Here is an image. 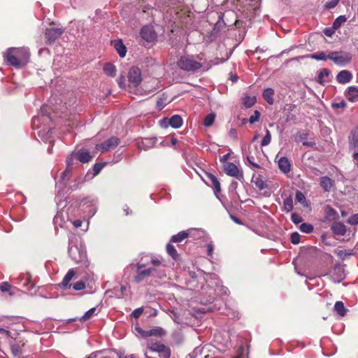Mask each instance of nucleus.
Here are the masks:
<instances>
[{"mask_svg": "<svg viewBox=\"0 0 358 358\" xmlns=\"http://www.w3.org/2000/svg\"><path fill=\"white\" fill-rule=\"evenodd\" d=\"M215 115L214 113H210L208 115H207L205 118H204V120H203V124L205 127H210L214 121H215Z\"/></svg>", "mask_w": 358, "mask_h": 358, "instance_id": "ea45409f", "label": "nucleus"}, {"mask_svg": "<svg viewBox=\"0 0 358 358\" xmlns=\"http://www.w3.org/2000/svg\"><path fill=\"white\" fill-rule=\"evenodd\" d=\"M307 57L318 61H325L329 59V54L327 55L324 52H317L314 54L309 55Z\"/></svg>", "mask_w": 358, "mask_h": 358, "instance_id": "473e14b6", "label": "nucleus"}, {"mask_svg": "<svg viewBox=\"0 0 358 358\" xmlns=\"http://www.w3.org/2000/svg\"><path fill=\"white\" fill-rule=\"evenodd\" d=\"M308 134L307 133H302L300 134L299 136V141L302 142L303 145L308 146V147H313L315 145V143L313 141H308Z\"/></svg>", "mask_w": 358, "mask_h": 358, "instance_id": "c9c22d12", "label": "nucleus"}, {"mask_svg": "<svg viewBox=\"0 0 358 358\" xmlns=\"http://www.w3.org/2000/svg\"><path fill=\"white\" fill-rule=\"evenodd\" d=\"M166 252L171 256L174 260H177L179 258V255L176 248L171 243H168L166 247Z\"/></svg>", "mask_w": 358, "mask_h": 358, "instance_id": "c756f323", "label": "nucleus"}, {"mask_svg": "<svg viewBox=\"0 0 358 358\" xmlns=\"http://www.w3.org/2000/svg\"><path fill=\"white\" fill-rule=\"evenodd\" d=\"M296 200L301 203H303L306 202V197L301 192L297 191L296 193Z\"/></svg>", "mask_w": 358, "mask_h": 358, "instance_id": "3c124183", "label": "nucleus"}, {"mask_svg": "<svg viewBox=\"0 0 358 358\" xmlns=\"http://www.w3.org/2000/svg\"><path fill=\"white\" fill-rule=\"evenodd\" d=\"M176 64L180 69L190 73L205 72L210 68V65L199 55H182Z\"/></svg>", "mask_w": 358, "mask_h": 358, "instance_id": "f257e3e1", "label": "nucleus"}, {"mask_svg": "<svg viewBox=\"0 0 358 358\" xmlns=\"http://www.w3.org/2000/svg\"><path fill=\"white\" fill-rule=\"evenodd\" d=\"M333 233L337 236H343L346 232L345 225H331Z\"/></svg>", "mask_w": 358, "mask_h": 358, "instance_id": "7c9ffc66", "label": "nucleus"}, {"mask_svg": "<svg viewBox=\"0 0 358 358\" xmlns=\"http://www.w3.org/2000/svg\"><path fill=\"white\" fill-rule=\"evenodd\" d=\"M336 30V29H334V27L332 26V27L326 28L324 30V33L327 36H331L335 33Z\"/></svg>", "mask_w": 358, "mask_h": 358, "instance_id": "052dcab7", "label": "nucleus"}, {"mask_svg": "<svg viewBox=\"0 0 358 358\" xmlns=\"http://www.w3.org/2000/svg\"><path fill=\"white\" fill-rule=\"evenodd\" d=\"M171 317L172 318V320L177 324H180L181 323V321L180 320V317H179V315L175 312V311H171V315H170Z\"/></svg>", "mask_w": 358, "mask_h": 358, "instance_id": "6e6d98bb", "label": "nucleus"}, {"mask_svg": "<svg viewBox=\"0 0 358 358\" xmlns=\"http://www.w3.org/2000/svg\"><path fill=\"white\" fill-rule=\"evenodd\" d=\"M329 59L337 65L344 66L350 61L351 57L348 53L343 54L338 52H330L329 53Z\"/></svg>", "mask_w": 358, "mask_h": 358, "instance_id": "6e6552de", "label": "nucleus"}, {"mask_svg": "<svg viewBox=\"0 0 358 358\" xmlns=\"http://www.w3.org/2000/svg\"><path fill=\"white\" fill-rule=\"evenodd\" d=\"M278 167L281 171L284 173H287L291 170V164L289 159L285 157H282L279 159L278 162Z\"/></svg>", "mask_w": 358, "mask_h": 358, "instance_id": "aec40b11", "label": "nucleus"}, {"mask_svg": "<svg viewBox=\"0 0 358 358\" xmlns=\"http://www.w3.org/2000/svg\"><path fill=\"white\" fill-rule=\"evenodd\" d=\"M290 238L293 244H298L300 242V234L297 232H294L291 234Z\"/></svg>", "mask_w": 358, "mask_h": 358, "instance_id": "de8ad7c7", "label": "nucleus"}, {"mask_svg": "<svg viewBox=\"0 0 358 358\" xmlns=\"http://www.w3.org/2000/svg\"><path fill=\"white\" fill-rule=\"evenodd\" d=\"M169 124L174 129L180 128L182 124V119L180 115H174L169 119Z\"/></svg>", "mask_w": 358, "mask_h": 358, "instance_id": "a878e982", "label": "nucleus"}, {"mask_svg": "<svg viewBox=\"0 0 358 358\" xmlns=\"http://www.w3.org/2000/svg\"><path fill=\"white\" fill-rule=\"evenodd\" d=\"M118 85L120 88L124 89L126 87L125 83H124V76H120L117 80Z\"/></svg>", "mask_w": 358, "mask_h": 358, "instance_id": "0e129e2a", "label": "nucleus"}, {"mask_svg": "<svg viewBox=\"0 0 358 358\" xmlns=\"http://www.w3.org/2000/svg\"><path fill=\"white\" fill-rule=\"evenodd\" d=\"M113 46L120 57H124L126 55L127 48L121 40L114 41Z\"/></svg>", "mask_w": 358, "mask_h": 358, "instance_id": "b1692460", "label": "nucleus"}, {"mask_svg": "<svg viewBox=\"0 0 358 358\" xmlns=\"http://www.w3.org/2000/svg\"><path fill=\"white\" fill-rule=\"evenodd\" d=\"M71 287H73V289L75 290L80 291L85 289V284L83 281L80 280L73 284L69 285V288Z\"/></svg>", "mask_w": 358, "mask_h": 358, "instance_id": "79ce46f5", "label": "nucleus"}, {"mask_svg": "<svg viewBox=\"0 0 358 358\" xmlns=\"http://www.w3.org/2000/svg\"><path fill=\"white\" fill-rule=\"evenodd\" d=\"M156 143V139L154 138H145L138 141V148L141 150H147L154 146Z\"/></svg>", "mask_w": 358, "mask_h": 358, "instance_id": "5701e85b", "label": "nucleus"}, {"mask_svg": "<svg viewBox=\"0 0 358 358\" xmlns=\"http://www.w3.org/2000/svg\"><path fill=\"white\" fill-rule=\"evenodd\" d=\"M206 177L209 182L211 183L212 187L214 189L215 194L221 191L220 183L217 178L212 173H206Z\"/></svg>", "mask_w": 358, "mask_h": 358, "instance_id": "412c9836", "label": "nucleus"}, {"mask_svg": "<svg viewBox=\"0 0 358 358\" xmlns=\"http://www.w3.org/2000/svg\"><path fill=\"white\" fill-rule=\"evenodd\" d=\"M149 266L148 263H137L136 266L137 268V274L134 277L136 282L139 283L143 281L145 278L152 276L150 274V269L148 267L147 268L143 269L145 267Z\"/></svg>", "mask_w": 358, "mask_h": 358, "instance_id": "9d476101", "label": "nucleus"}, {"mask_svg": "<svg viewBox=\"0 0 358 358\" xmlns=\"http://www.w3.org/2000/svg\"><path fill=\"white\" fill-rule=\"evenodd\" d=\"M346 106V103L344 101H341L338 103H333L332 107L335 109L344 108Z\"/></svg>", "mask_w": 358, "mask_h": 358, "instance_id": "bf43d9fd", "label": "nucleus"}, {"mask_svg": "<svg viewBox=\"0 0 358 358\" xmlns=\"http://www.w3.org/2000/svg\"><path fill=\"white\" fill-rule=\"evenodd\" d=\"M334 310L341 316H344L346 314V308L342 301H336L334 305Z\"/></svg>", "mask_w": 358, "mask_h": 358, "instance_id": "f704fd0d", "label": "nucleus"}, {"mask_svg": "<svg viewBox=\"0 0 358 358\" xmlns=\"http://www.w3.org/2000/svg\"><path fill=\"white\" fill-rule=\"evenodd\" d=\"M64 32L61 28H48L45 31V36L47 40L46 43H52L57 39Z\"/></svg>", "mask_w": 358, "mask_h": 358, "instance_id": "f8f14e48", "label": "nucleus"}, {"mask_svg": "<svg viewBox=\"0 0 358 358\" xmlns=\"http://www.w3.org/2000/svg\"><path fill=\"white\" fill-rule=\"evenodd\" d=\"M255 183L256 187L260 190H263L268 187L266 182L259 176L255 179Z\"/></svg>", "mask_w": 358, "mask_h": 358, "instance_id": "58836bf2", "label": "nucleus"}, {"mask_svg": "<svg viewBox=\"0 0 358 358\" xmlns=\"http://www.w3.org/2000/svg\"><path fill=\"white\" fill-rule=\"evenodd\" d=\"M229 135L230 137L234 138V139H237L238 138V134H237V132H236V130L234 128H231L229 131Z\"/></svg>", "mask_w": 358, "mask_h": 358, "instance_id": "69168bd1", "label": "nucleus"}, {"mask_svg": "<svg viewBox=\"0 0 358 358\" xmlns=\"http://www.w3.org/2000/svg\"><path fill=\"white\" fill-rule=\"evenodd\" d=\"M284 205H285V208L287 210H292V207H293V206H292V199H290V198L286 199L284 201Z\"/></svg>", "mask_w": 358, "mask_h": 358, "instance_id": "13d9d810", "label": "nucleus"}, {"mask_svg": "<svg viewBox=\"0 0 358 358\" xmlns=\"http://www.w3.org/2000/svg\"><path fill=\"white\" fill-rule=\"evenodd\" d=\"M83 202H84L83 206L87 205L86 208H87V211H88V217H91L94 216L96 212V208L95 206V204H96L95 201L94 200L90 201V204H87L88 203L87 201H85Z\"/></svg>", "mask_w": 358, "mask_h": 358, "instance_id": "2f4dec72", "label": "nucleus"}, {"mask_svg": "<svg viewBox=\"0 0 358 358\" xmlns=\"http://www.w3.org/2000/svg\"><path fill=\"white\" fill-rule=\"evenodd\" d=\"M148 264V266L150 269V274L152 277L162 279L166 276V265L164 264L163 258L152 256Z\"/></svg>", "mask_w": 358, "mask_h": 358, "instance_id": "20e7f679", "label": "nucleus"}, {"mask_svg": "<svg viewBox=\"0 0 358 358\" xmlns=\"http://www.w3.org/2000/svg\"><path fill=\"white\" fill-rule=\"evenodd\" d=\"M348 224H358V213L348 219Z\"/></svg>", "mask_w": 358, "mask_h": 358, "instance_id": "e2e57ef3", "label": "nucleus"}, {"mask_svg": "<svg viewBox=\"0 0 358 358\" xmlns=\"http://www.w3.org/2000/svg\"><path fill=\"white\" fill-rule=\"evenodd\" d=\"M140 35L141 38L148 43L153 42L156 38L157 34L153 30L152 27L150 26H145L141 29Z\"/></svg>", "mask_w": 358, "mask_h": 358, "instance_id": "ddd939ff", "label": "nucleus"}, {"mask_svg": "<svg viewBox=\"0 0 358 358\" xmlns=\"http://www.w3.org/2000/svg\"><path fill=\"white\" fill-rule=\"evenodd\" d=\"M320 184L325 192H329L334 185V180L327 176H323L320 179Z\"/></svg>", "mask_w": 358, "mask_h": 358, "instance_id": "4be33fe9", "label": "nucleus"}, {"mask_svg": "<svg viewBox=\"0 0 358 358\" xmlns=\"http://www.w3.org/2000/svg\"><path fill=\"white\" fill-rule=\"evenodd\" d=\"M260 117V113L258 110H255L254 114L249 118V122L251 124H254L257 122Z\"/></svg>", "mask_w": 358, "mask_h": 358, "instance_id": "49530a36", "label": "nucleus"}, {"mask_svg": "<svg viewBox=\"0 0 358 358\" xmlns=\"http://www.w3.org/2000/svg\"><path fill=\"white\" fill-rule=\"evenodd\" d=\"M345 95L348 101L355 102L358 101V87L350 86L348 88Z\"/></svg>", "mask_w": 358, "mask_h": 358, "instance_id": "a211bd4d", "label": "nucleus"}, {"mask_svg": "<svg viewBox=\"0 0 358 358\" xmlns=\"http://www.w3.org/2000/svg\"><path fill=\"white\" fill-rule=\"evenodd\" d=\"M76 153L73 152L66 158V170L62 173L61 178L63 181L68 179L70 176L71 171L74 166L75 161L77 160L76 157Z\"/></svg>", "mask_w": 358, "mask_h": 358, "instance_id": "4468645a", "label": "nucleus"}, {"mask_svg": "<svg viewBox=\"0 0 358 358\" xmlns=\"http://www.w3.org/2000/svg\"><path fill=\"white\" fill-rule=\"evenodd\" d=\"M75 275L76 271H74V269H70L63 278V280L61 283V286L63 288L66 287L69 285V282L73 279Z\"/></svg>", "mask_w": 358, "mask_h": 358, "instance_id": "cd10ccee", "label": "nucleus"}, {"mask_svg": "<svg viewBox=\"0 0 358 358\" xmlns=\"http://www.w3.org/2000/svg\"><path fill=\"white\" fill-rule=\"evenodd\" d=\"M135 331L141 336L143 337V338H146L148 337V330L147 331H145L143 329H142L140 327L138 326H136L135 328Z\"/></svg>", "mask_w": 358, "mask_h": 358, "instance_id": "603ef678", "label": "nucleus"}, {"mask_svg": "<svg viewBox=\"0 0 358 358\" xmlns=\"http://www.w3.org/2000/svg\"><path fill=\"white\" fill-rule=\"evenodd\" d=\"M30 53L27 48H10L4 53V59L12 66L22 67L25 66L29 59Z\"/></svg>", "mask_w": 358, "mask_h": 358, "instance_id": "f03ea898", "label": "nucleus"}, {"mask_svg": "<svg viewBox=\"0 0 358 358\" xmlns=\"http://www.w3.org/2000/svg\"><path fill=\"white\" fill-rule=\"evenodd\" d=\"M189 236V233L186 231H180L178 234L172 236L171 241L173 243H180Z\"/></svg>", "mask_w": 358, "mask_h": 358, "instance_id": "bb28decb", "label": "nucleus"}, {"mask_svg": "<svg viewBox=\"0 0 358 358\" xmlns=\"http://www.w3.org/2000/svg\"><path fill=\"white\" fill-rule=\"evenodd\" d=\"M120 143V140L115 136H112L102 143L96 145V150L101 152H106L115 149Z\"/></svg>", "mask_w": 358, "mask_h": 358, "instance_id": "0eeeda50", "label": "nucleus"}, {"mask_svg": "<svg viewBox=\"0 0 358 358\" xmlns=\"http://www.w3.org/2000/svg\"><path fill=\"white\" fill-rule=\"evenodd\" d=\"M346 20L347 18L345 15L338 16L333 23L334 29H338L343 23L346 22Z\"/></svg>", "mask_w": 358, "mask_h": 358, "instance_id": "4c0bfd02", "label": "nucleus"}, {"mask_svg": "<svg viewBox=\"0 0 358 358\" xmlns=\"http://www.w3.org/2000/svg\"><path fill=\"white\" fill-rule=\"evenodd\" d=\"M335 254L341 259H345L346 257L350 255L346 250H336Z\"/></svg>", "mask_w": 358, "mask_h": 358, "instance_id": "864d4df0", "label": "nucleus"}, {"mask_svg": "<svg viewBox=\"0 0 358 358\" xmlns=\"http://www.w3.org/2000/svg\"><path fill=\"white\" fill-rule=\"evenodd\" d=\"M224 173L230 176L234 177L240 181L243 180V173L234 163L227 162L224 165Z\"/></svg>", "mask_w": 358, "mask_h": 358, "instance_id": "1a4fd4ad", "label": "nucleus"}, {"mask_svg": "<svg viewBox=\"0 0 358 358\" xmlns=\"http://www.w3.org/2000/svg\"><path fill=\"white\" fill-rule=\"evenodd\" d=\"M352 79V74L347 70H343L340 71L337 76L336 80L339 83L345 84L350 82Z\"/></svg>", "mask_w": 358, "mask_h": 358, "instance_id": "6ab92c4d", "label": "nucleus"}, {"mask_svg": "<svg viewBox=\"0 0 358 358\" xmlns=\"http://www.w3.org/2000/svg\"><path fill=\"white\" fill-rule=\"evenodd\" d=\"M147 348L151 352H157L161 358H170L171 357V351L170 348L160 341L148 340Z\"/></svg>", "mask_w": 358, "mask_h": 358, "instance_id": "39448f33", "label": "nucleus"}, {"mask_svg": "<svg viewBox=\"0 0 358 358\" xmlns=\"http://www.w3.org/2000/svg\"><path fill=\"white\" fill-rule=\"evenodd\" d=\"M128 80L134 87L138 86L141 80V71L138 67H131L128 73Z\"/></svg>", "mask_w": 358, "mask_h": 358, "instance_id": "9b49d317", "label": "nucleus"}, {"mask_svg": "<svg viewBox=\"0 0 358 358\" xmlns=\"http://www.w3.org/2000/svg\"><path fill=\"white\" fill-rule=\"evenodd\" d=\"M64 206L59 211H58L55 216L53 221L54 224H64L67 222H71L72 224H82V221L80 220H76L72 221L69 218V209H65Z\"/></svg>", "mask_w": 358, "mask_h": 358, "instance_id": "423d86ee", "label": "nucleus"}, {"mask_svg": "<svg viewBox=\"0 0 358 358\" xmlns=\"http://www.w3.org/2000/svg\"><path fill=\"white\" fill-rule=\"evenodd\" d=\"M323 213L327 222H336L339 217L337 211L329 205L324 206Z\"/></svg>", "mask_w": 358, "mask_h": 358, "instance_id": "2eb2a0df", "label": "nucleus"}, {"mask_svg": "<svg viewBox=\"0 0 358 358\" xmlns=\"http://www.w3.org/2000/svg\"><path fill=\"white\" fill-rule=\"evenodd\" d=\"M75 153L76 159L83 164L90 162L94 156L91 155L88 150L83 148L78 150Z\"/></svg>", "mask_w": 358, "mask_h": 358, "instance_id": "dca6fc26", "label": "nucleus"}, {"mask_svg": "<svg viewBox=\"0 0 358 358\" xmlns=\"http://www.w3.org/2000/svg\"><path fill=\"white\" fill-rule=\"evenodd\" d=\"M265 131H266V135L263 138V139L262 140V142H261L262 146L268 145L271 143V135L270 131L268 129H266Z\"/></svg>", "mask_w": 358, "mask_h": 358, "instance_id": "a19ab883", "label": "nucleus"}, {"mask_svg": "<svg viewBox=\"0 0 358 358\" xmlns=\"http://www.w3.org/2000/svg\"><path fill=\"white\" fill-rule=\"evenodd\" d=\"M166 331L162 329V327H157L153 329L148 330V337L155 336L158 338H162L166 336Z\"/></svg>", "mask_w": 358, "mask_h": 358, "instance_id": "393cba45", "label": "nucleus"}, {"mask_svg": "<svg viewBox=\"0 0 358 358\" xmlns=\"http://www.w3.org/2000/svg\"><path fill=\"white\" fill-rule=\"evenodd\" d=\"M256 103V97L255 96H246L243 99V104L246 108L252 107Z\"/></svg>", "mask_w": 358, "mask_h": 358, "instance_id": "e433bc0d", "label": "nucleus"}, {"mask_svg": "<svg viewBox=\"0 0 358 358\" xmlns=\"http://www.w3.org/2000/svg\"><path fill=\"white\" fill-rule=\"evenodd\" d=\"M274 91L272 88H266L263 92V97L269 104H273Z\"/></svg>", "mask_w": 358, "mask_h": 358, "instance_id": "c85d7f7f", "label": "nucleus"}, {"mask_svg": "<svg viewBox=\"0 0 358 358\" xmlns=\"http://www.w3.org/2000/svg\"><path fill=\"white\" fill-rule=\"evenodd\" d=\"M69 255L71 259L76 264L83 263L87 259L86 250L81 243H78L73 238H69Z\"/></svg>", "mask_w": 358, "mask_h": 358, "instance_id": "7ed1b4c3", "label": "nucleus"}, {"mask_svg": "<svg viewBox=\"0 0 358 358\" xmlns=\"http://www.w3.org/2000/svg\"><path fill=\"white\" fill-rule=\"evenodd\" d=\"M143 308H136L135 309L132 313H131V317H134V318H138L141 314L143 313Z\"/></svg>", "mask_w": 358, "mask_h": 358, "instance_id": "5fc2aeb1", "label": "nucleus"}, {"mask_svg": "<svg viewBox=\"0 0 358 358\" xmlns=\"http://www.w3.org/2000/svg\"><path fill=\"white\" fill-rule=\"evenodd\" d=\"M103 71L108 76L114 77L116 73V68L113 64L107 63L103 67Z\"/></svg>", "mask_w": 358, "mask_h": 358, "instance_id": "72a5a7b5", "label": "nucleus"}, {"mask_svg": "<svg viewBox=\"0 0 358 358\" xmlns=\"http://www.w3.org/2000/svg\"><path fill=\"white\" fill-rule=\"evenodd\" d=\"M104 164H95L93 166L94 176L98 175L103 168Z\"/></svg>", "mask_w": 358, "mask_h": 358, "instance_id": "8fccbe9b", "label": "nucleus"}, {"mask_svg": "<svg viewBox=\"0 0 358 358\" xmlns=\"http://www.w3.org/2000/svg\"><path fill=\"white\" fill-rule=\"evenodd\" d=\"M292 220L294 224H299L301 222V217L299 215L293 213L292 215Z\"/></svg>", "mask_w": 358, "mask_h": 358, "instance_id": "680f3d73", "label": "nucleus"}, {"mask_svg": "<svg viewBox=\"0 0 358 358\" xmlns=\"http://www.w3.org/2000/svg\"><path fill=\"white\" fill-rule=\"evenodd\" d=\"M164 106H165V103L163 101L162 99H159L157 101V108L158 110H162Z\"/></svg>", "mask_w": 358, "mask_h": 358, "instance_id": "338daca9", "label": "nucleus"}, {"mask_svg": "<svg viewBox=\"0 0 358 358\" xmlns=\"http://www.w3.org/2000/svg\"><path fill=\"white\" fill-rule=\"evenodd\" d=\"M355 166L358 167V152H354L352 154Z\"/></svg>", "mask_w": 358, "mask_h": 358, "instance_id": "774afa93", "label": "nucleus"}, {"mask_svg": "<svg viewBox=\"0 0 358 358\" xmlns=\"http://www.w3.org/2000/svg\"><path fill=\"white\" fill-rule=\"evenodd\" d=\"M11 286L6 282H3L0 285V289L3 292H8Z\"/></svg>", "mask_w": 358, "mask_h": 358, "instance_id": "4d7b16f0", "label": "nucleus"}, {"mask_svg": "<svg viewBox=\"0 0 358 358\" xmlns=\"http://www.w3.org/2000/svg\"><path fill=\"white\" fill-rule=\"evenodd\" d=\"M350 149L358 148V127L353 129L349 136Z\"/></svg>", "mask_w": 358, "mask_h": 358, "instance_id": "f3484780", "label": "nucleus"}, {"mask_svg": "<svg viewBox=\"0 0 358 358\" xmlns=\"http://www.w3.org/2000/svg\"><path fill=\"white\" fill-rule=\"evenodd\" d=\"M339 1H340V0H331V1H327L324 4V7L327 9H332L338 5Z\"/></svg>", "mask_w": 358, "mask_h": 358, "instance_id": "a18cd8bd", "label": "nucleus"}, {"mask_svg": "<svg viewBox=\"0 0 358 358\" xmlns=\"http://www.w3.org/2000/svg\"><path fill=\"white\" fill-rule=\"evenodd\" d=\"M300 230L306 234H310L313 231V225H300Z\"/></svg>", "mask_w": 358, "mask_h": 358, "instance_id": "09e8293b", "label": "nucleus"}, {"mask_svg": "<svg viewBox=\"0 0 358 358\" xmlns=\"http://www.w3.org/2000/svg\"><path fill=\"white\" fill-rule=\"evenodd\" d=\"M96 308H92L89 310H87L85 315L80 318L81 321H85L91 318L94 315H95Z\"/></svg>", "mask_w": 358, "mask_h": 358, "instance_id": "37998d69", "label": "nucleus"}, {"mask_svg": "<svg viewBox=\"0 0 358 358\" xmlns=\"http://www.w3.org/2000/svg\"><path fill=\"white\" fill-rule=\"evenodd\" d=\"M329 75V71L327 69H323L320 71L319 75H318V82L320 83H323V78L324 77H327Z\"/></svg>", "mask_w": 358, "mask_h": 358, "instance_id": "c03bdc74", "label": "nucleus"}]
</instances>
